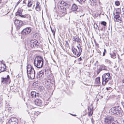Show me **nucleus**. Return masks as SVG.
Listing matches in <instances>:
<instances>
[{"label": "nucleus", "mask_w": 124, "mask_h": 124, "mask_svg": "<svg viewBox=\"0 0 124 124\" xmlns=\"http://www.w3.org/2000/svg\"><path fill=\"white\" fill-rule=\"evenodd\" d=\"M57 6L59 9L66 11V9L68 8L70 6L63 1H61L58 3Z\"/></svg>", "instance_id": "obj_5"}, {"label": "nucleus", "mask_w": 124, "mask_h": 124, "mask_svg": "<svg viewBox=\"0 0 124 124\" xmlns=\"http://www.w3.org/2000/svg\"><path fill=\"white\" fill-rule=\"evenodd\" d=\"M79 13V16L81 17V16H83L85 15L84 13H83L82 11H80L79 12L76 11L75 13Z\"/></svg>", "instance_id": "obj_23"}, {"label": "nucleus", "mask_w": 124, "mask_h": 124, "mask_svg": "<svg viewBox=\"0 0 124 124\" xmlns=\"http://www.w3.org/2000/svg\"><path fill=\"white\" fill-rule=\"evenodd\" d=\"M22 18H26L27 19V21L30 20L31 19L30 16L28 14L22 15Z\"/></svg>", "instance_id": "obj_20"}, {"label": "nucleus", "mask_w": 124, "mask_h": 124, "mask_svg": "<svg viewBox=\"0 0 124 124\" xmlns=\"http://www.w3.org/2000/svg\"><path fill=\"white\" fill-rule=\"evenodd\" d=\"M73 116H76V115H73Z\"/></svg>", "instance_id": "obj_61"}, {"label": "nucleus", "mask_w": 124, "mask_h": 124, "mask_svg": "<svg viewBox=\"0 0 124 124\" xmlns=\"http://www.w3.org/2000/svg\"><path fill=\"white\" fill-rule=\"evenodd\" d=\"M105 52H103V56H104L105 55Z\"/></svg>", "instance_id": "obj_47"}, {"label": "nucleus", "mask_w": 124, "mask_h": 124, "mask_svg": "<svg viewBox=\"0 0 124 124\" xmlns=\"http://www.w3.org/2000/svg\"><path fill=\"white\" fill-rule=\"evenodd\" d=\"M105 62H109V60L107 59L106 60Z\"/></svg>", "instance_id": "obj_46"}, {"label": "nucleus", "mask_w": 124, "mask_h": 124, "mask_svg": "<svg viewBox=\"0 0 124 124\" xmlns=\"http://www.w3.org/2000/svg\"><path fill=\"white\" fill-rule=\"evenodd\" d=\"M19 20L17 19H16V20H15V21H14V23L15 24V25H16V26L17 27V26H18V23H19Z\"/></svg>", "instance_id": "obj_27"}, {"label": "nucleus", "mask_w": 124, "mask_h": 124, "mask_svg": "<svg viewBox=\"0 0 124 124\" xmlns=\"http://www.w3.org/2000/svg\"><path fill=\"white\" fill-rule=\"evenodd\" d=\"M6 70V66L2 64V62H0V72H1Z\"/></svg>", "instance_id": "obj_12"}, {"label": "nucleus", "mask_w": 124, "mask_h": 124, "mask_svg": "<svg viewBox=\"0 0 124 124\" xmlns=\"http://www.w3.org/2000/svg\"><path fill=\"white\" fill-rule=\"evenodd\" d=\"M122 11H123V12H124V8H123L122 9Z\"/></svg>", "instance_id": "obj_50"}, {"label": "nucleus", "mask_w": 124, "mask_h": 124, "mask_svg": "<svg viewBox=\"0 0 124 124\" xmlns=\"http://www.w3.org/2000/svg\"><path fill=\"white\" fill-rule=\"evenodd\" d=\"M115 4L116 5L118 6L120 5V3L119 1L117 0L115 2Z\"/></svg>", "instance_id": "obj_36"}, {"label": "nucleus", "mask_w": 124, "mask_h": 124, "mask_svg": "<svg viewBox=\"0 0 124 124\" xmlns=\"http://www.w3.org/2000/svg\"><path fill=\"white\" fill-rule=\"evenodd\" d=\"M34 65L38 68L42 67L43 64V60L42 58L40 56H37L34 60Z\"/></svg>", "instance_id": "obj_3"}, {"label": "nucleus", "mask_w": 124, "mask_h": 124, "mask_svg": "<svg viewBox=\"0 0 124 124\" xmlns=\"http://www.w3.org/2000/svg\"><path fill=\"white\" fill-rule=\"evenodd\" d=\"M109 113L112 115H122L123 111L119 106L112 107L109 110Z\"/></svg>", "instance_id": "obj_2"}, {"label": "nucleus", "mask_w": 124, "mask_h": 124, "mask_svg": "<svg viewBox=\"0 0 124 124\" xmlns=\"http://www.w3.org/2000/svg\"><path fill=\"white\" fill-rule=\"evenodd\" d=\"M19 23H18V25L17 28H20L23 25V22L21 21H19Z\"/></svg>", "instance_id": "obj_26"}, {"label": "nucleus", "mask_w": 124, "mask_h": 124, "mask_svg": "<svg viewBox=\"0 0 124 124\" xmlns=\"http://www.w3.org/2000/svg\"><path fill=\"white\" fill-rule=\"evenodd\" d=\"M35 103L36 105L40 106L42 105V102L40 100L36 99L35 101Z\"/></svg>", "instance_id": "obj_14"}, {"label": "nucleus", "mask_w": 124, "mask_h": 124, "mask_svg": "<svg viewBox=\"0 0 124 124\" xmlns=\"http://www.w3.org/2000/svg\"><path fill=\"white\" fill-rule=\"evenodd\" d=\"M104 52H105L106 51V50L105 49H104Z\"/></svg>", "instance_id": "obj_57"}, {"label": "nucleus", "mask_w": 124, "mask_h": 124, "mask_svg": "<svg viewBox=\"0 0 124 124\" xmlns=\"http://www.w3.org/2000/svg\"><path fill=\"white\" fill-rule=\"evenodd\" d=\"M102 70H106L107 69L106 68V66L103 65H101L100 66Z\"/></svg>", "instance_id": "obj_28"}, {"label": "nucleus", "mask_w": 124, "mask_h": 124, "mask_svg": "<svg viewBox=\"0 0 124 124\" xmlns=\"http://www.w3.org/2000/svg\"><path fill=\"white\" fill-rule=\"evenodd\" d=\"M111 89V87H109L108 88V87H107L106 88V89L107 90H108L109 89Z\"/></svg>", "instance_id": "obj_44"}, {"label": "nucleus", "mask_w": 124, "mask_h": 124, "mask_svg": "<svg viewBox=\"0 0 124 124\" xmlns=\"http://www.w3.org/2000/svg\"><path fill=\"white\" fill-rule=\"evenodd\" d=\"M103 28L102 27L101 28V29H99V30L100 31V30H101V31L102 30H103Z\"/></svg>", "instance_id": "obj_49"}, {"label": "nucleus", "mask_w": 124, "mask_h": 124, "mask_svg": "<svg viewBox=\"0 0 124 124\" xmlns=\"http://www.w3.org/2000/svg\"><path fill=\"white\" fill-rule=\"evenodd\" d=\"M31 95L32 98H35L40 96V95L38 92L35 91H32L31 93Z\"/></svg>", "instance_id": "obj_11"}, {"label": "nucleus", "mask_w": 124, "mask_h": 124, "mask_svg": "<svg viewBox=\"0 0 124 124\" xmlns=\"http://www.w3.org/2000/svg\"><path fill=\"white\" fill-rule=\"evenodd\" d=\"M123 38H124V35H123Z\"/></svg>", "instance_id": "obj_60"}, {"label": "nucleus", "mask_w": 124, "mask_h": 124, "mask_svg": "<svg viewBox=\"0 0 124 124\" xmlns=\"http://www.w3.org/2000/svg\"><path fill=\"white\" fill-rule=\"evenodd\" d=\"M39 74H44V72L43 71V70H41V71L39 72Z\"/></svg>", "instance_id": "obj_39"}, {"label": "nucleus", "mask_w": 124, "mask_h": 124, "mask_svg": "<svg viewBox=\"0 0 124 124\" xmlns=\"http://www.w3.org/2000/svg\"><path fill=\"white\" fill-rule=\"evenodd\" d=\"M122 104V106L124 108V103H123Z\"/></svg>", "instance_id": "obj_48"}, {"label": "nucleus", "mask_w": 124, "mask_h": 124, "mask_svg": "<svg viewBox=\"0 0 124 124\" xmlns=\"http://www.w3.org/2000/svg\"><path fill=\"white\" fill-rule=\"evenodd\" d=\"M118 57H119V55H118Z\"/></svg>", "instance_id": "obj_64"}, {"label": "nucleus", "mask_w": 124, "mask_h": 124, "mask_svg": "<svg viewBox=\"0 0 124 124\" xmlns=\"http://www.w3.org/2000/svg\"><path fill=\"white\" fill-rule=\"evenodd\" d=\"M19 3L20 2H18L17 3V5L18 4H19Z\"/></svg>", "instance_id": "obj_52"}, {"label": "nucleus", "mask_w": 124, "mask_h": 124, "mask_svg": "<svg viewBox=\"0 0 124 124\" xmlns=\"http://www.w3.org/2000/svg\"><path fill=\"white\" fill-rule=\"evenodd\" d=\"M38 73V76L39 78H42L44 74H39V73Z\"/></svg>", "instance_id": "obj_37"}, {"label": "nucleus", "mask_w": 124, "mask_h": 124, "mask_svg": "<svg viewBox=\"0 0 124 124\" xmlns=\"http://www.w3.org/2000/svg\"><path fill=\"white\" fill-rule=\"evenodd\" d=\"M2 99L1 98H0V105L1 104V103H2Z\"/></svg>", "instance_id": "obj_41"}, {"label": "nucleus", "mask_w": 124, "mask_h": 124, "mask_svg": "<svg viewBox=\"0 0 124 124\" xmlns=\"http://www.w3.org/2000/svg\"><path fill=\"white\" fill-rule=\"evenodd\" d=\"M96 63H95V64H94V65L96 66Z\"/></svg>", "instance_id": "obj_55"}, {"label": "nucleus", "mask_w": 124, "mask_h": 124, "mask_svg": "<svg viewBox=\"0 0 124 124\" xmlns=\"http://www.w3.org/2000/svg\"><path fill=\"white\" fill-rule=\"evenodd\" d=\"M23 10L21 8H19L16 13V14L22 17V15H23L22 14V13L23 12Z\"/></svg>", "instance_id": "obj_18"}, {"label": "nucleus", "mask_w": 124, "mask_h": 124, "mask_svg": "<svg viewBox=\"0 0 124 124\" xmlns=\"http://www.w3.org/2000/svg\"><path fill=\"white\" fill-rule=\"evenodd\" d=\"M101 67H100L98 68L97 70V74H99V73L102 70V69H101Z\"/></svg>", "instance_id": "obj_29"}, {"label": "nucleus", "mask_w": 124, "mask_h": 124, "mask_svg": "<svg viewBox=\"0 0 124 124\" xmlns=\"http://www.w3.org/2000/svg\"><path fill=\"white\" fill-rule=\"evenodd\" d=\"M85 85H87L86 84H85Z\"/></svg>", "instance_id": "obj_63"}, {"label": "nucleus", "mask_w": 124, "mask_h": 124, "mask_svg": "<svg viewBox=\"0 0 124 124\" xmlns=\"http://www.w3.org/2000/svg\"><path fill=\"white\" fill-rule=\"evenodd\" d=\"M115 15H119V14H115Z\"/></svg>", "instance_id": "obj_58"}, {"label": "nucleus", "mask_w": 124, "mask_h": 124, "mask_svg": "<svg viewBox=\"0 0 124 124\" xmlns=\"http://www.w3.org/2000/svg\"><path fill=\"white\" fill-rule=\"evenodd\" d=\"M122 85L123 86H124V79L122 81Z\"/></svg>", "instance_id": "obj_42"}, {"label": "nucleus", "mask_w": 124, "mask_h": 124, "mask_svg": "<svg viewBox=\"0 0 124 124\" xmlns=\"http://www.w3.org/2000/svg\"><path fill=\"white\" fill-rule=\"evenodd\" d=\"M35 114V112L34 111H33L31 112V114L30 115L31 116L33 117L34 116Z\"/></svg>", "instance_id": "obj_31"}, {"label": "nucleus", "mask_w": 124, "mask_h": 124, "mask_svg": "<svg viewBox=\"0 0 124 124\" xmlns=\"http://www.w3.org/2000/svg\"><path fill=\"white\" fill-rule=\"evenodd\" d=\"M1 82L3 83V84H8L10 82V80L9 78V76L8 75H7V78H1Z\"/></svg>", "instance_id": "obj_9"}, {"label": "nucleus", "mask_w": 124, "mask_h": 124, "mask_svg": "<svg viewBox=\"0 0 124 124\" xmlns=\"http://www.w3.org/2000/svg\"><path fill=\"white\" fill-rule=\"evenodd\" d=\"M51 31L53 33V35L54 36L55 31V29H54L53 30L51 27Z\"/></svg>", "instance_id": "obj_35"}, {"label": "nucleus", "mask_w": 124, "mask_h": 124, "mask_svg": "<svg viewBox=\"0 0 124 124\" xmlns=\"http://www.w3.org/2000/svg\"><path fill=\"white\" fill-rule=\"evenodd\" d=\"M31 28L30 27H27L23 29L21 32V34L24 35L28 34L31 31Z\"/></svg>", "instance_id": "obj_8"}, {"label": "nucleus", "mask_w": 124, "mask_h": 124, "mask_svg": "<svg viewBox=\"0 0 124 124\" xmlns=\"http://www.w3.org/2000/svg\"><path fill=\"white\" fill-rule=\"evenodd\" d=\"M8 105H6V106H8Z\"/></svg>", "instance_id": "obj_59"}, {"label": "nucleus", "mask_w": 124, "mask_h": 124, "mask_svg": "<svg viewBox=\"0 0 124 124\" xmlns=\"http://www.w3.org/2000/svg\"><path fill=\"white\" fill-rule=\"evenodd\" d=\"M30 44L32 48H36L39 47L38 41L36 39H34L31 40L30 42Z\"/></svg>", "instance_id": "obj_6"}, {"label": "nucleus", "mask_w": 124, "mask_h": 124, "mask_svg": "<svg viewBox=\"0 0 124 124\" xmlns=\"http://www.w3.org/2000/svg\"><path fill=\"white\" fill-rule=\"evenodd\" d=\"M82 60V58L81 57H80L79 58H78V61H81Z\"/></svg>", "instance_id": "obj_43"}, {"label": "nucleus", "mask_w": 124, "mask_h": 124, "mask_svg": "<svg viewBox=\"0 0 124 124\" xmlns=\"http://www.w3.org/2000/svg\"><path fill=\"white\" fill-rule=\"evenodd\" d=\"M9 124H18V120L16 118L11 117L9 121Z\"/></svg>", "instance_id": "obj_10"}, {"label": "nucleus", "mask_w": 124, "mask_h": 124, "mask_svg": "<svg viewBox=\"0 0 124 124\" xmlns=\"http://www.w3.org/2000/svg\"><path fill=\"white\" fill-rule=\"evenodd\" d=\"M79 3L81 4H82L84 2L85 0H77Z\"/></svg>", "instance_id": "obj_33"}, {"label": "nucleus", "mask_w": 124, "mask_h": 124, "mask_svg": "<svg viewBox=\"0 0 124 124\" xmlns=\"http://www.w3.org/2000/svg\"><path fill=\"white\" fill-rule=\"evenodd\" d=\"M98 61H96V62H95V63H98Z\"/></svg>", "instance_id": "obj_54"}, {"label": "nucleus", "mask_w": 124, "mask_h": 124, "mask_svg": "<svg viewBox=\"0 0 124 124\" xmlns=\"http://www.w3.org/2000/svg\"><path fill=\"white\" fill-rule=\"evenodd\" d=\"M101 24L103 25L104 26H105L107 24L106 23L105 21H102L101 22Z\"/></svg>", "instance_id": "obj_34"}, {"label": "nucleus", "mask_w": 124, "mask_h": 124, "mask_svg": "<svg viewBox=\"0 0 124 124\" xmlns=\"http://www.w3.org/2000/svg\"><path fill=\"white\" fill-rule=\"evenodd\" d=\"M102 84L103 85H105L109 81V80L106 78L104 76H102Z\"/></svg>", "instance_id": "obj_15"}, {"label": "nucleus", "mask_w": 124, "mask_h": 124, "mask_svg": "<svg viewBox=\"0 0 124 124\" xmlns=\"http://www.w3.org/2000/svg\"><path fill=\"white\" fill-rule=\"evenodd\" d=\"M95 83L98 84H99L100 83V77H98L95 78Z\"/></svg>", "instance_id": "obj_25"}, {"label": "nucleus", "mask_w": 124, "mask_h": 124, "mask_svg": "<svg viewBox=\"0 0 124 124\" xmlns=\"http://www.w3.org/2000/svg\"><path fill=\"white\" fill-rule=\"evenodd\" d=\"M27 70L28 77L32 79H34L35 78V72L34 69L31 65H27Z\"/></svg>", "instance_id": "obj_1"}, {"label": "nucleus", "mask_w": 124, "mask_h": 124, "mask_svg": "<svg viewBox=\"0 0 124 124\" xmlns=\"http://www.w3.org/2000/svg\"><path fill=\"white\" fill-rule=\"evenodd\" d=\"M35 9L37 11H40L41 9V7L40 6V4L38 2H37Z\"/></svg>", "instance_id": "obj_17"}, {"label": "nucleus", "mask_w": 124, "mask_h": 124, "mask_svg": "<svg viewBox=\"0 0 124 124\" xmlns=\"http://www.w3.org/2000/svg\"><path fill=\"white\" fill-rule=\"evenodd\" d=\"M98 0H90L89 3L92 6L97 5Z\"/></svg>", "instance_id": "obj_16"}, {"label": "nucleus", "mask_w": 124, "mask_h": 124, "mask_svg": "<svg viewBox=\"0 0 124 124\" xmlns=\"http://www.w3.org/2000/svg\"><path fill=\"white\" fill-rule=\"evenodd\" d=\"M2 0H0V4L1 3Z\"/></svg>", "instance_id": "obj_56"}, {"label": "nucleus", "mask_w": 124, "mask_h": 124, "mask_svg": "<svg viewBox=\"0 0 124 124\" xmlns=\"http://www.w3.org/2000/svg\"><path fill=\"white\" fill-rule=\"evenodd\" d=\"M77 47L78 48V49L73 47L72 48V50L73 54L75 55L77 53V57H79L81 54L82 49V48H81V50L80 49L78 46H77Z\"/></svg>", "instance_id": "obj_7"}, {"label": "nucleus", "mask_w": 124, "mask_h": 124, "mask_svg": "<svg viewBox=\"0 0 124 124\" xmlns=\"http://www.w3.org/2000/svg\"><path fill=\"white\" fill-rule=\"evenodd\" d=\"M111 57L115 59L116 57V53L114 52H112L110 54Z\"/></svg>", "instance_id": "obj_24"}, {"label": "nucleus", "mask_w": 124, "mask_h": 124, "mask_svg": "<svg viewBox=\"0 0 124 124\" xmlns=\"http://www.w3.org/2000/svg\"><path fill=\"white\" fill-rule=\"evenodd\" d=\"M95 45L97 46L98 47H99V44L97 43L96 41L95 42Z\"/></svg>", "instance_id": "obj_40"}, {"label": "nucleus", "mask_w": 124, "mask_h": 124, "mask_svg": "<svg viewBox=\"0 0 124 124\" xmlns=\"http://www.w3.org/2000/svg\"><path fill=\"white\" fill-rule=\"evenodd\" d=\"M89 108H88V110L89 111ZM90 111L89 113H90V114H91V115H92V114H93V111L92 109L91 110V108H90Z\"/></svg>", "instance_id": "obj_38"}, {"label": "nucleus", "mask_w": 124, "mask_h": 124, "mask_svg": "<svg viewBox=\"0 0 124 124\" xmlns=\"http://www.w3.org/2000/svg\"><path fill=\"white\" fill-rule=\"evenodd\" d=\"M114 20L115 22H119L121 20V18L120 16L119 15H115V13L114 12L113 13Z\"/></svg>", "instance_id": "obj_13"}, {"label": "nucleus", "mask_w": 124, "mask_h": 124, "mask_svg": "<svg viewBox=\"0 0 124 124\" xmlns=\"http://www.w3.org/2000/svg\"><path fill=\"white\" fill-rule=\"evenodd\" d=\"M6 108H9V107L8 106H6Z\"/></svg>", "instance_id": "obj_53"}, {"label": "nucleus", "mask_w": 124, "mask_h": 124, "mask_svg": "<svg viewBox=\"0 0 124 124\" xmlns=\"http://www.w3.org/2000/svg\"><path fill=\"white\" fill-rule=\"evenodd\" d=\"M94 27L95 29L99 30V28L98 27L97 24L96 23H94Z\"/></svg>", "instance_id": "obj_30"}, {"label": "nucleus", "mask_w": 124, "mask_h": 124, "mask_svg": "<svg viewBox=\"0 0 124 124\" xmlns=\"http://www.w3.org/2000/svg\"><path fill=\"white\" fill-rule=\"evenodd\" d=\"M63 14L64 15V14H65V13H63Z\"/></svg>", "instance_id": "obj_62"}, {"label": "nucleus", "mask_w": 124, "mask_h": 124, "mask_svg": "<svg viewBox=\"0 0 124 124\" xmlns=\"http://www.w3.org/2000/svg\"><path fill=\"white\" fill-rule=\"evenodd\" d=\"M122 16L124 18V12L122 14Z\"/></svg>", "instance_id": "obj_51"}, {"label": "nucleus", "mask_w": 124, "mask_h": 124, "mask_svg": "<svg viewBox=\"0 0 124 124\" xmlns=\"http://www.w3.org/2000/svg\"><path fill=\"white\" fill-rule=\"evenodd\" d=\"M116 14H119V13L118 12H117V10H116Z\"/></svg>", "instance_id": "obj_45"}, {"label": "nucleus", "mask_w": 124, "mask_h": 124, "mask_svg": "<svg viewBox=\"0 0 124 124\" xmlns=\"http://www.w3.org/2000/svg\"><path fill=\"white\" fill-rule=\"evenodd\" d=\"M32 3L31 1H29L28 2V4H27V6L28 7H31V6L32 5Z\"/></svg>", "instance_id": "obj_32"}, {"label": "nucleus", "mask_w": 124, "mask_h": 124, "mask_svg": "<svg viewBox=\"0 0 124 124\" xmlns=\"http://www.w3.org/2000/svg\"><path fill=\"white\" fill-rule=\"evenodd\" d=\"M78 8V7L75 4H73L71 8V10L73 11H76Z\"/></svg>", "instance_id": "obj_22"}, {"label": "nucleus", "mask_w": 124, "mask_h": 124, "mask_svg": "<svg viewBox=\"0 0 124 124\" xmlns=\"http://www.w3.org/2000/svg\"><path fill=\"white\" fill-rule=\"evenodd\" d=\"M73 40L77 42H81V41L80 39L78 37L73 36Z\"/></svg>", "instance_id": "obj_19"}, {"label": "nucleus", "mask_w": 124, "mask_h": 124, "mask_svg": "<svg viewBox=\"0 0 124 124\" xmlns=\"http://www.w3.org/2000/svg\"><path fill=\"white\" fill-rule=\"evenodd\" d=\"M102 76H104L106 78L108 79V80H110L111 77L110 74L109 73H107L104 74Z\"/></svg>", "instance_id": "obj_21"}, {"label": "nucleus", "mask_w": 124, "mask_h": 124, "mask_svg": "<svg viewBox=\"0 0 124 124\" xmlns=\"http://www.w3.org/2000/svg\"><path fill=\"white\" fill-rule=\"evenodd\" d=\"M103 121L104 124H118V121L116 120H114V118L111 116L106 117Z\"/></svg>", "instance_id": "obj_4"}]
</instances>
